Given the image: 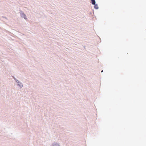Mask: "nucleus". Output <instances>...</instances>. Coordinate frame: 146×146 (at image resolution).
Returning a JSON list of instances; mask_svg holds the SVG:
<instances>
[{
	"label": "nucleus",
	"mask_w": 146,
	"mask_h": 146,
	"mask_svg": "<svg viewBox=\"0 0 146 146\" xmlns=\"http://www.w3.org/2000/svg\"><path fill=\"white\" fill-rule=\"evenodd\" d=\"M103 70H102V71H101V72H103Z\"/></svg>",
	"instance_id": "5"
},
{
	"label": "nucleus",
	"mask_w": 146,
	"mask_h": 146,
	"mask_svg": "<svg viewBox=\"0 0 146 146\" xmlns=\"http://www.w3.org/2000/svg\"><path fill=\"white\" fill-rule=\"evenodd\" d=\"M94 5V7L95 9H98V5L95 4V5Z\"/></svg>",
	"instance_id": "1"
},
{
	"label": "nucleus",
	"mask_w": 146,
	"mask_h": 146,
	"mask_svg": "<svg viewBox=\"0 0 146 146\" xmlns=\"http://www.w3.org/2000/svg\"><path fill=\"white\" fill-rule=\"evenodd\" d=\"M92 1V3L93 5H95V0H91Z\"/></svg>",
	"instance_id": "3"
},
{
	"label": "nucleus",
	"mask_w": 146,
	"mask_h": 146,
	"mask_svg": "<svg viewBox=\"0 0 146 146\" xmlns=\"http://www.w3.org/2000/svg\"><path fill=\"white\" fill-rule=\"evenodd\" d=\"M22 17H23L25 19H26V16L25 14H22Z\"/></svg>",
	"instance_id": "2"
},
{
	"label": "nucleus",
	"mask_w": 146,
	"mask_h": 146,
	"mask_svg": "<svg viewBox=\"0 0 146 146\" xmlns=\"http://www.w3.org/2000/svg\"><path fill=\"white\" fill-rule=\"evenodd\" d=\"M53 146H59V145L56 143H54L53 145Z\"/></svg>",
	"instance_id": "4"
}]
</instances>
